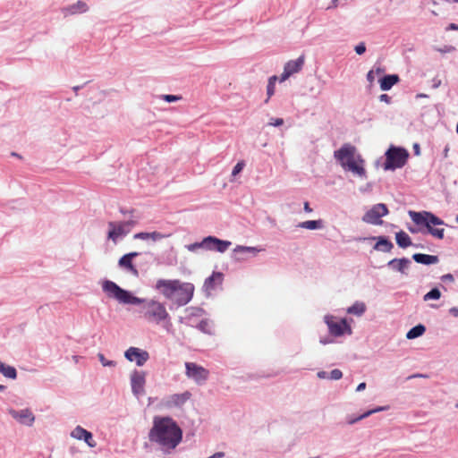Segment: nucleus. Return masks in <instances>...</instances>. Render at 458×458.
I'll return each instance as SVG.
<instances>
[{
	"instance_id": "10",
	"label": "nucleus",
	"mask_w": 458,
	"mask_h": 458,
	"mask_svg": "<svg viewBox=\"0 0 458 458\" xmlns=\"http://www.w3.org/2000/svg\"><path fill=\"white\" fill-rule=\"evenodd\" d=\"M124 357L129 361H135L137 366H143L149 359V354L147 351L137 348L130 347L124 352Z\"/></svg>"
},
{
	"instance_id": "23",
	"label": "nucleus",
	"mask_w": 458,
	"mask_h": 458,
	"mask_svg": "<svg viewBox=\"0 0 458 458\" xmlns=\"http://www.w3.org/2000/svg\"><path fill=\"white\" fill-rule=\"evenodd\" d=\"M398 81L399 77L396 74L384 76L380 80V89L382 90H389Z\"/></svg>"
},
{
	"instance_id": "45",
	"label": "nucleus",
	"mask_w": 458,
	"mask_h": 458,
	"mask_svg": "<svg viewBox=\"0 0 458 458\" xmlns=\"http://www.w3.org/2000/svg\"><path fill=\"white\" fill-rule=\"evenodd\" d=\"M375 79H376V77H375V72H374V70H370V71L368 72V74H367V80L369 81V82L370 84H372V83L375 81Z\"/></svg>"
},
{
	"instance_id": "48",
	"label": "nucleus",
	"mask_w": 458,
	"mask_h": 458,
	"mask_svg": "<svg viewBox=\"0 0 458 458\" xmlns=\"http://www.w3.org/2000/svg\"><path fill=\"white\" fill-rule=\"evenodd\" d=\"M224 456H225L224 452H217V453H215L214 454L208 456V458H223Z\"/></svg>"
},
{
	"instance_id": "32",
	"label": "nucleus",
	"mask_w": 458,
	"mask_h": 458,
	"mask_svg": "<svg viewBox=\"0 0 458 458\" xmlns=\"http://www.w3.org/2000/svg\"><path fill=\"white\" fill-rule=\"evenodd\" d=\"M1 373L8 378L15 379L17 377L16 369L13 366L4 365Z\"/></svg>"
},
{
	"instance_id": "35",
	"label": "nucleus",
	"mask_w": 458,
	"mask_h": 458,
	"mask_svg": "<svg viewBox=\"0 0 458 458\" xmlns=\"http://www.w3.org/2000/svg\"><path fill=\"white\" fill-rule=\"evenodd\" d=\"M186 248L190 251H195V250H197L198 249H200V248L207 249L208 248V242H206V238H204L202 240V242H194L192 244H189V245L186 246Z\"/></svg>"
},
{
	"instance_id": "52",
	"label": "nucleus",
	"mask_w": 458,
	"mask_h": 458,
	"mask_svg": "<svg viewBox=\"0 0 458 458\" xmlns=\"http://www.w3.org/2000/svg\"><path fill=\"white\" fill-rule=\"evenodd\" d=\"M380 100L381 101H384V102H386V103H389L390 102V97L386 94H382L380 97H379Z\"/></svg>"
},
{
	"instance_id": "63",
	"label": "nucleus",
	"mask_w": 458,
	"mask_h": 458,
	"mask_svg": "<svg viewBox=\"0 0 458 458\" xmlns=\"http://www.w3.org/2000/svg\"><path fill=\"white\" fill-rule=\"evenodd\" d=\"M414 148H415L416 154H419V146H418V145H415V146H414Z\"/></svg>"
},
{
	"instance_id": "21",
	"label": "nucleus",
	"mask_w": 458,
	"mask_h": 458,
	"mask_svg": "<svg viewBox=\"0 0 458 458\" xmlns=\"http://www.w3.org/2000/svg\"><path fill=\"white\" fill-rule=\"evenodd\" d=\"M412 259L417 262L424 265L436 264L438 262V257L435 255L415 253Z\"/></svg>"
},
{
	"instance_id": "50",
	"label": "nucleus",
	"mask_w": 458,
	"mask_h": 458,
	"mask_svg": "<svg viewBox=\"0 0 458 458\" xmlns=\"http://www.w3.org/2000/svg\"><path fill=\"white\" fill-rule=\"evenodd\" d=\"M329 373L327 371H318V377L319 378H328Z\"/></svg>"
},
{
	"instance_id": "4",
	"label": "nucleus",
	"mask_w": 458,
	"mask_h": 458,
	"mask_svg": "<svg viewBox=\"0 0 458 458\" xmlns=\"http://www.w3.org/2000/svg\"><path fill=\"white\" fill-rule=\"evenodd\" d=\"M409 154L406 149L390 147L386 152L385 170H394L403 167L408 159Z\"/></svg>"
},
{
	"instance_id": "27",
	"label": "nucleus",
	"mask_w": 458,
	"mask_h": 458,
	"mask_svg": "<svg viewBox=\"0 0 458 458\" xmlns=\"http://www.w3.org/2000/svg\"><path fill=\"white\" fill-rule=\"evenodd\" d=\"M426 331V327L422 324H419L411 327L406 334L407 339H415L421 336Z\"/></svg>"
},
{
	"instance_id": "26",
	"label": "nucleus",
	"mask_w": 458,
	"mask_h": 458,
	"mask_svg": "<svg viewBox=\"0 0 458 458\" xmlns=\"http://www.w3.org/2000/svg\"><path fill=\"white\" fill-rule=\"evenodd\" d=\"M197 328L204 334L213 335L214 332V323L208 319H202L197 326Z\"/></svg>"
},
{
	"instance_id": "41",
	"label": "nucleus",
	"mask_w": 458,
	"mask_h": 458,
	"mask_svg": "<svg viewBox=\"0 0 458 458\" xmlns=\"http://www.w3.org/2000/svg\"><path fill=\"white\" fill-rule=\"evenodd\" d=\"M436 50L441 54L452 53L455 50L453 46H444L443 47H437Z\"/></svg>"
},
{
	"instance_id": "54",
	"label": "nucleus",
	"mask_w": 458,
	"mask_h": 458,
	"mask_svg": "<svg viewBox=\"0 0 458 458\" xmlns=\"http://www.w3.org/2000/svg\"><path fill=\"white\" fill-rule=\"evenodd\" d=\"M123 223L126 225V228H130V229H131V227L134 226V225L136 224V222L133 220H130V221L123 222Z\"/></svg>"
},
{
	"instance_id": "62",
	"label": "nucleus",
	"mask_w": 458,
	"mask_h": 458,
	"mask_svg": "<svg viewBox=\"0 0 458 458\" xmlns=\"http://www.w3.org/2000/svg\"><path fill=\"white\" fill-rule=\"evenodd\" d=\"M5 388H6V386H4V385H0V392L4 391V390H5Z\"/></svg>"
},
{
	"instance_id": "5",
	"label": "nucleus",
	"mask_w": 458,
	"mask_h": 458,
	"mask_svg": "<svg viewBox=\"0 0 458 458\" xmlns=\"http://www.w3.org/2000/svg\"><path fill=\"white\" fill-rule=\"evenodd\" d=\"M194 288H164L163 294L177 306L186 305L193 296Z\"/></svg>"
},
{
	"instance_id": "47",
	"label": "nucleus",
	"mask_w": 458,
	"mask_h": 458,
	"mask_svg": "<svg viewBox=\"0 0 458 458\" xmlns=\"http://www.w3.org/2000/svg\"><path fill=\"white\" fill-rule=\"evenodd\" d=\"M443 282H448L453 283L454 282V276L451 274H446L442 276Z\"/></svg>"
},
{
	"instance_id": "11",
	"label": "nucleus",
	"mask_w": 458,
	"mask_h": 458,
	"mask_svg": "<svg viewBox=\"0 0 458 458\" xmlns=\"http://www.w3.org/2000/svg\"><path fill=\"white\" fill-rule=\"evenodd\" d=\"M304 60V55H301L296 60L287 62L281 74L280 81H284L293 74L299 72L303 67Z\"/></svg>"
},
{
	"instance_id": "46",
	"label": "nucleus",
	"mask_w": 458,
	"mask_h": 458,
	"mask_svg": "<svg viewBox=\"0 0 458 458\" xmlns=\"http://www.w3.org/2000/svg\"><path fill=\"white\" fill-rule=\"evenodd\" d=\"M157 286L161 287V286H177V285L175 284V282L171 283V282H166V281H159L157 283Z\"/></svg>"
},
{
	"instance_id": "29",
	"label": "nucleus",
	"mask_w": 458,
	"mask_h": 458,
	"mask_svg": "<svg viewBox=\"0 0 458 458\" xmlns=\"http://www.w3.org/2000/svg\"><path fill=\"white\" fill-rule=\"evenodd\" d=\"M393 243L384 237H380L375 245L376 250L388 252L392 250Z\"/></svg>"
},
{
	"instance_id": "7",
	"label": "nucleus",
	"mask_w": 458,
	"mask_h": 458,
	"mask_svg": "<svg viewBox=\"0 0 458 458\" xmlns=\"http://www.w3.org/2000/svg\"><path fill=\"white\" fill-rule=\"evenodd\" d=\"M388 214V208L385 204L374 205L362 217V221L370 225H382L381 217Z\"/></svg>"
},
{
	"instance_id": "51",
	"label": "nucleus",
	"mask_w": 458,
	"mask_h": 458,
	"mask_svg": "<svg viewBox=\"0 0 458 458\" xmlns=\"http://www.w3.org/2000/svg\"><path fill=\"white\" fill-rule=\"evenodd\" d=\"M449 313L454 317H458V308L453 307L449 309Z\"/></svg>"
},
{
	"instance_id": "57",
	"label": "nucleus",
	"mask_w": 458,
	"mask_h": 458,
	"mask_svg": "<svg viewBox=\"0 0 458 458\" xmlns=\"http://www.w3.org/2000/svg\"><path fill=\"white\" fill-rule=\"evenodd\" d=\"M103 286H112V287H114V286H118L116 284L113 283V282H110V281H106Z\"/></svg>"
},
{
	"instance_id": "60",
	"label": "nucleus",
	"mask_w": 458,
	"mask_h": 458,
	"mask_svg": "<svg viewBox=\"0 0 458 458\" xmlns=\"http://www.w3.org/2000/svg\"><path fill=\"white\" fill-rule=\"evenodd\" d=\"M251 250V248L238 246V247H237V249H236L235 250Z\"/></svg>"
},
{
	"instance_id": "14",
	"label": "nucleus",
	"mask_w": 458,
	"mask_h": 458,
	"mask_svg": "<svg viewBox=\"0 0 458 458\" xmlns=\"http://www.w3.org/2000/svg\"><path fill=\"white\" fill-rule=\"evenodd\" d=\"M108 227V239H111L114 243H116L119 237L130 233V228H126V225L123 222H109Z\"/></svg>"
},
{
	"instance_id": "44",
	"label": "nucleus",
	"mask_w": 458,
	"mask_h": 458,
	"mask_svg": "<svg viewBox=\"0 0 458 458\" xmlns=\"http://www.w3.org/2000/svg\"><path fill=\"white\" fill-rule=\"evenodd\" d=\"M366 51V47L364 43H360L355 47V52L358 55H362Z\"/></svg>"
},
{
	"instance_id": "49",
	"label": "nucleus",
	"mask_w": 458,
	"mask_h": 458,
	"mask_svg": "<svg viewBox=\"0 0 458 458\" xmlns=\"http://www.w3.org/2000/svg\"><path fill=\"white\" fill-rule=\"evenodd\" d=\"M319 342H320V344L325 345V344L333 343V340L328 337H322V338H320Z\"/></svg>"
},
{
	"instance_id": "17",
	"label": "nucleus",
	"mask_w": 458,
	"mask_h": 458,
	"mask_svg": "<svg viewBox=\"0 0 458 458\" xmlns=\"http://www.w3.org/2000/svg\"><path fill=\"white\" fill-rule=\"evenodd\" d=\"M206 242H208L207 250H217L221 253L225 252L231 246V242L223 241L214 236L206 237Z\"/></svg>"
},
{
	"instance_id": "59",
	"label": "nucleus",
	"mask_w": 458,
	"mask_h": 458,
	"mask_svg": "<svg viewBox=\"0 0 458 458\" xmlns=\"http://www.w3.org/2000/svg\"><path fill=\"white\" fill-rule=\"evenodd\" d=\"M374 72H375V74H381L384 72V70L377 67V68H376V70H374Z\"/></svg>"
},
{
	"instance_id": "40",
	"label": "nucleus",
	"mask_w": 458,
	"mask_h": 458,
	"mask_svg": "<svg viewBox=\"0 0 458 458\" xmlns=\"http://www.w3.org/2000/svg\"><path fill=\"white\" fill-rule=\"evenodd\" d=\"M161 98L166 102H174L182 99V96L177 95H163Z\"/></svg>"
},
{
	"instance_id": "16",
	"label": "nucleus",
	"mask_w": 458,
	"mask_h": 458,
	"mask_svg": "<svg viewBox=\"0 0 458 458\" xmlns=\"http://www.w3.org/2000/svg\"><path fill=\"white\" fill-rule=\"evenodd\" d=\"M191 397V394L186 391L182 394H174L168 396L165 401L167 408L182 407Z\"/></svg>"
},
{
	"instance_id": "25",
	"label": "nucleus",
	"mask_w": 458,
	"mask_h": 458,
	"mask_svg": "<svg viewBox=\"0 0 458 458\" xmlns=\"http://www.w3.org/2000/svg\"><path fill=\"white\" fill-rule=\"evenodd\" d=\"M396 243L401 248H407L411 245L410 236L403 231H400L395 234Z\"/></svg>"
},
{
	"instance_id": "53",
	"label": "nucleus",
	"mask_w": 458,
	"mask_h": 458,
	"mask_svg": "<svg viewBox=\"0 0 458 458\" xmlns=\"http://www.w3.org/2000/svg\"><path fill=\"white\" fill-rule=\"evenodd\" d=\"M365 388H366V383L362 382V383L358 385V386L356 388V391L357 392H360V391H363Z\"/></svg>"
},
{
	"instance_id": "18",
	"label": "nucleus",
	"mask_w": 458,
	"mask_h": 458,
	"mask_svg": "<svg viewBox=\"0 0 458 458\" xmlns=\"http://www.w3.org/2000/svg\"><path fill=\"white\" fill-rule=\"evenodd\" d=\"M411 264V261L406 258L394 259L387 263V267L392 271L406 274Z\"/></svg>"
},
{
	"instance_id": "30",
	"label": "nucleus",
	"mask_w": 458,
	"mask_h": 458,
	"mask_svg": "<svg viewBox=\"0 0 458 458\" xmlns=\"http://www.w3.org/2000/svg\"><path fill=\"white\" fill-rule=\"evenodd\" d=\"M88 10V6L86 3L82 1H78L75 4L71 5L68 8V11L71 14H75L78 13H85Z\"/></svg>"
},
{
	"instance_id": "55",
	"label": "nucleus",
	"mask_w": 458,
	"mask_h": 458,
	"mask_svg": "<svg viewBox=\"0 0 458 458\" xmlns=\"http://www.w3.org/2000/svg\"><path fill=\"white\" fill-rule=\"evenodd\" d=\"M276 81H277V77L276 75H273L268 79V83H272V85H276Z\"/></svg>"
},
{
	"instance_id": "2",
	"label": "nucleus",
	"mask_w": 458,
	"mask_h": 458,
	"mask_svg": "<svg viewBox=\"0 0 458 458\" xmlns=\"http://www.w3.org/2000/svg\"><path fill=\"white\" fill-rule=\"evenodd\" d=\"M182 431L170 417L156 416L148 432V439L157 444L163 451L174 449L182 441Z\"/></svg>"
},
{
	"instance_id": "15",
	"label": "nucleus",
	"mask_w": 458,
	"mask_h": 458,
	"mask_svg": "<svg viewBox=\"0 0 458 458\" xmlns=\"http://www.w3.org/2000/svg\"><path fill=\"white\" fill-rule=\"evenodd\" d=\"M139 252L132 251L130 253H127L120 258L118 261V265L120 267L126 269L130 271L131 274H133L135 276H139V272L135 266L133 265V259L139 256Z\"/></svg>"
},
{
	"instance_id": "24",
	"label": "nucleus",
	"mask_w": 458,
	"mask_h": 458,
	"mask_svg": "<svg viewBox=\"0 0 458 458\" xmlns=\"http://www.w3.org/2000/svg\"><path fill=\"white\" fill-rule=\"evenodd\" d=\"M224 275L220 272H214L205 281L204 286H216L223 284Z\"/></svg>"
},
{
	"instance_id": "6",
	"label": "nucleus",
	"mask_w": 458,
	"mask_h": 458,
	"mask_svg": "<svg viewBox=\"0 0 458 458\" xmlns=\"http://www.w3.org/2000/svg\"><path fill=\"white\" fill-rule=\"evenodd\" d=\"M146 376L145 371L138 369L132 370L130 375L131 392L137 398L145 394Z\"/></svg>"
},
{
	"instance_id": "33",
	"label": "nucleus",
	"mask_w": 458,
	"mask_h": 458,
	"mask_svg": "<svg viewBox=\"0 0 458 458\" xmlns=\"http://www.w3.org/2000/svg\"><path fill=\"white\" fill-rule=\"evenodd\" d=\"M86 431L87 429L83 428L82 427L76 426L71 432V437L75 439L81 440Z\"/></svg>"
},
{
	"instance_id": "22",
	"label": "nucleus",
	"mask_w": 458,
	"mask_h": 458,
	"mask_svg": "<svg viewBox=\"0 0 458 458\" xmlns=\"http://www.w3.org/2000/svg\"><path fill=\"white\" fill-rule=\"evenodd\" d=\"M169 235H165L159 232L154 231L151 233H138L133 235V238L136 240H148L151 239L152 241H159L165 237H168Z\"/></svg>"
},
{
	"instance_id": "31",
	"label": "nucleus",
	"mask_w": 458,
	"mask_h": 458,
	"mask_svg": "<svg viewBox=\"0 0 458 458\" xmlns=\"http://www.w3.org/2000/svg\"><path fill=\"white\" fill-rule=\"evenodd\" d=\"M299 227L315 230L322 227V222L320 220H309L300 223Z\"/></svg>"
},
{
	"instance_id": "58",
	"label": "nucleus",
	"mask_w": 458,
	"mask_h": 458,
	"mask_svg": "<svg viewBox=\"0 0 458 458\" xmlns=\"http://www.w3.org/2000/svg\"><path fill=\"white\" fill-rule=\"evenodd\" d=\"M449 30H458V25L455 23H451L448 27Z\"/></svg>"
},
{
	"instance_id": "13",
	"label": "nucleus",
	"mask_w": 458,
	"mask_h": 458,
	"mask_svg": "<svg viewBox=\"0 0 458 458\" xmlns=\"http://www.w3.org/2000/svg\"><path fill=\"white\" fill-rule=\"evenodd\" d=\"M9 414L19 423L26 426H32L35 421V416L30 409L16 411L9 410Z\"/></svg>"
},
{
	"instance_id": "9",
	"label": "nucleus",
	"mask_w": 458,
	"mask_h": 458,
	"mask_svg": "<svg viewBox=\"0 0 458 458\" xmlns=\"http://www.w3.org/2000/svg\"><path fill=\"white\" fill-rule=\"evenodd\" d=\"M355 152V147L351 144H344L338 150L335 151L334 156L340 162L341 165L345 168L348 166V163L356 161L357 156Z\"/></svg>"
},
{
	"instance_id": "3",
	"label": "nucleus",
	"mask_w": 458,
	"mask_h": 458,
	"mask_svg": "<svg viewBox=\"0 0 458 458\" xmlns=\"http://www.w3.org/2000/svg\"><path fill=\"white\" fill-rule=\"evenodd\" d=\"M409 216L417 225L426 227L427 232L434 238L438 240L444 239L445 229L437 227L445 225L442 219L428 211L416 212L411 210L409 211Z\"/></svg>"
},
{
	"instance_id": "64",
	"label": "nucleus",
	"mask_w": 458,
	"mask_h": 458,
	"mask_svg": "<svg viewBox=\"0 0 458 458\" xmlns=\"http://www.w3.org/2000/svg\"><path fill=\"white\" fill-rule=\"evenodd\" d=\"M454 406H455V408H456V409H458V400L456 401V403H455V405H454Z\"/></svg>"
},
{
	"instance_id": "1",
	"label": "nucleus",
	"mask_w": 458,
	"mask_h": 458,
	"mask_svg": "<svg viewBox=\"0 0 458 458\" xmlns=\"http://www.w3.org/2000/svg\"><path fill=\"white\" fill-rule=\"evenodd\" d=\"M108 298L115 299L122 304L139 305L140 318L149 324L165 326L170 324L171 318L165 306L155 299H141L133 296L123 288H103Z\"/></svg>"
},
{
	"instance_id": "56",
	"label": "nucleus",
	"mask_w": 458,
	"mask_h": 458,
	"mask_svg": "<svg viewBox=\"0 0 458 458\" xmlns=\"http://www.w3.org/2000/svg\"><path fill=\"white\" fill-rule=\"evenodd\" d=\"M304 210H305L306 212H309V213L312 211V209H311V208H310V207L309 202H305V203H304Z\"/></svg>"
},
{
	"instance_id": "61",
	"label": "nucleus",
	"mask_w": 458,
	"mask_h": 458,
	"mask_svg": "<svg viewBox=\"0 0 458 458\" xmlns=\"http://www.w3.org/2000/svg\"><path fill=\"white\" fill-rule=\"evenodd\" d=\"M200 312H202V310H201V309H196V310H195V311H194V312H192L191 314H192V315L197 316V315H199Z\"/></svg>"
},
{
	"instance_id": "20",
	"label": "nucleus",
	"mask_w": 458,
	"mask_h": 458,
	"mask_svg": "<svg viewBox=\"0 0 458 458\" xmlns=\"http://www.w3.org/2000/svg\"><path fill=\"white\" fill-rule=\"evenodd\" d=\"M388 408H389L388 406H378V407H377V408H375V409H372V410H369V411H367L366 412H364V413L360 414V416H358V417H348V418H347V423H348L349 425H353V424H355L356 422H358V421H360V420H363V419H366V418H368L369 416H370V415H372V414H374V413H376V412H379V411H386V410H388Z\"/></svg>"
},
{
	"instance_id": "28",
	"label": "nucleus",
	"mask_w": 458,
	"mask_h": 458,
	"mask_svg": "<svg viewBox=\"0 0 458 458\" xmlns=\"http://www.w3.org/2000/svg\"><path fill=\"white\" fill-rule=\"evenodd\" d=\"M366 310V305L363 302L356 301L347 309L349 314L361 316Z\"/></svg>"
},
{
	"instance_id": "12",
	"label": "nucleus",
	"mask_w": 458,
	"mask_h": 458,
	"mask_svg": "<svg viewBox=\"0 0 458 458\" xmlns=\"http://www.w3.org/2000/svg\"><path fill=\"white\" fill-rule=\"evenodd\" d=\"M186 375L199 383L205 381L208 377V371L203 368L192 362H186Z\"/></svg>"
},
{
	"instance_id": "36",
	"label": "nucleus",
	"mask_w": 458,
	"mask_h": 458,
	"mask_svg": "<svg viewBox=\"0 0 458 458\" xmlns=\"http://www.w3.org/2000/svg\"><path fill=\"white\" fill-rule=\"evenodd\" d=\"M81 440H83L89 447H95L97 445L93 439L92 433L88 430L83 435V437Z\"/></svg>"
},
{
	"instance_id": "34",
	"label": "nucleus",
	"mask_w": 458,
	"mask_h": 458,
	"mask_svg": "<svg viewBox=\"0 0 458 458\" xmlns=\"http://www.w3.org/2000/svg\"><path fill=\"white\" fill-rule=\"evenodd\" d=\"M441 296V293L438 288H432L430 292L424 295V301L428 300H438Z\"/></svg>"
},
{
	"instance_id": "43",
	"label": "nucleus",
	"mask_w": 458,
	"mask_h": 458,
	"mask_svg": "<svg viewBox=\"0 0 458 458\" xmlns=\"http://www.w3.org/2000/svg\"><path fill=\"white\" fill-rule=\"evenodd\" d=\"M284 124V119L282 118H271L268 125L270 126H281Z\"/></svg>"
},
{
	"instance_id": "38",
	"label": "nucleus",
	"mask_w": 458,
	"mask_h": 458,
	"mask_svg": "<svg viewBox=\"0 0 458 458\" xmlns=\"http://www.w3.org/2000/svg\"><path fill=\"white\" fill-rule=\"evenodd\" d=\"M342 377L343 372L338 369H335L330 371L328 378L332 380H339L340 378H342Z\"/></svg>"
},
{
	"instance_id": "39",
	"label": "nucleus",
	"mask_w": 458,
	"mask_h": 458,
	"mask_svg": "<svg viewBox=\"0 0 458 458\" xmlns=\"http://www.w3.org/2000/svg\"><path fill=\"white\" fill-rule=\"evenodd\" d=\"M245 164L243 161H239L233 167V172H232V175L233 176H235L237 175L238 174H240L242 172V170L243 169Z\"/></svg>"
},
{
	"instance_id": "42",
	"label": "nucleus",
	"mask_w": 458,
	"mask_h": 458,
	"mask_svg": "<svg viewBox=\"0 0 458 458\" xmlns=\"http://www.w3.org/2000/svg\"><path fill=\"white\" fill-rule=\"evenodd\" d=\"M275 87L276 85H272V83H267V98L266 99V103L268 102L269 98L274 95L275 93Z\"/></svg>"
},
{
	"instance_id": "19",
	"label": "nucleus",
	"mask_w": 458,
	"mask_h": 458,
	"mask_svg": "<svg viewBox=\"0 0 458 458\" xmlns=\"http://www.w3.org/2000/svg\"><path fill=\"white\" fill-rule=\"evenodd\" d=\"M363 164L364 160L360 155H358L356 161L348 163V166H346L344 169H347L360 177H364L366 175V171Z\"/></svg>"
},
{
	"instance_id": "8",
	"label": "nucleus",
	"mask_w": 458,
	"mask_h": 458,
	"mask_svg": "<svg viewBox=\"0 0 458 458\" xmlns=\"http://www.w3.org/2000/svg\"><path fill=\"white\" fill-rule=\"evenodd\" d=\"M324 321L328 327L330 335L333 336H342L347 329L351 333V328L345 319L338 320L334 316L327 315L324 317Z\"/></svg>"
},
{
	"instance_id": "37",
	"label": "nucleus",
	"mask_w": 458,
	"mask_h": 458,
	"mask_svg": "<svg viewBox=\"0 0 458 458\" xmlns=\"http://www.w3.org/2000/svg\"><path fill=\"white\" fill-rule=\"evenodd\" d=\"M98 358L104 367H115L116 361L106 360L103 353L99 352Z\"/></svg>"
}]
</instances>
